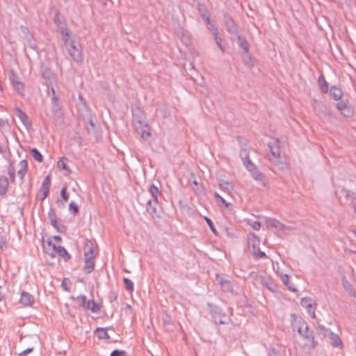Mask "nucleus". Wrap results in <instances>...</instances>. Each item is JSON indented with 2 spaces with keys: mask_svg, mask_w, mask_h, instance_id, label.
<instances>
[{
  "mask_svg": "<svg viewBox=\"0 0 356 356\" xmlns=\"http://www.w3.org/2000/svg\"><path fill=\"white\" fill-rule=\"evenodd\" d=\"M132 123L136 131L144 140H147L151 136V128L146 121L144 111L138 106L132 107Z\"/></svg>",
  "mask_w": 356,
  "mask_h": 356,
  "instance_id": "obj_1",
  "label": "nucleus"
},
{
  "mask_svg": "<svg viewBox=\"0 0 356 356\" xmlns=\"http://www.w3.org/2000/svg\"><path fill=\"white\" fill-rule=\"evenodd\" d=\"M292 327L293 331H297L298 334L304 338L308 339L312 348L315 347L314 337L313 336V332L309 330L307 323L302 318L296 320L292 323Z\"/></svg>",
  "mask_w": 356,
  "mask_h": 356,
  "instance_id": "obj_2",
  "label": "nucleus"
},
{
  "mask_svg": "<svg viewBox=\"0 0 356 356\" xmlns=\"http://www.w3.org/2000/svg\"><path fill=\"white\" fill-rule=\"evenodd\" d=\"M248 243L251 254L256 259L266 257V253L260 250V241L255 234L248 236Z\"/></svg>",
  "mask_w": 356,
  "mask_h": 356,
  "instance_id": "obj_3",
  "label": "nucleus"
},
{
  "mask_svg": "<svg viewBox=\"0 0 356 356\" xmlns=\"http://www.w3.org/2000/svg\"><path fill=\"white\" fill-rule=\"evenodd\" d=\"M210 307L211 316L216 324H227L230 321L228 316L224 314L222 310L216 306L208 304Z\"/></svg>",
  "mask_w": 356,
  "mask_h": 356,
  "instance_id": "obj_4",
  "label": "nucleus"
},
{
  "mask_svg": "<svg viewBox=\"0 0 356 356\" xmlns=\"http://www.w3.org/2000/svg\"><path fill=\"white\" fill-rule=\"evenodd\" d=\"M67 50L70 55L76 63H81L83 62L81 48L79 43L70 41Z\"/></svg>",
  "mask_w": 356,
  "mask_h": 356,
  "instance_id": "obj_5",
  "label": "nucleus"
},
{
  "mask_svg": "<svg viewBox=\"0 0 356 356\" xmlns=\"http://www.w3.org/2000/svg\"><path fill=\"white\" fill-rule=\"evenodd\" d=\"M54 22L56 25L58 31L63 36V40L66 44L67 42V38L69 36V32L67 28V24L64 21L63 18L59 15L57 12L54 17Z\"/></svg>",
  "mask_w": 356,
  "mask_h": 356,
  "instance_id": "obj_6",
  "label": "nucleus"
},
{
  "mask_svg": "<svg viewBox=\"0 0 356 356\" xmlns=\"http://www.w3.org/2000/svg\"><path fill=\"white\" fill-rule=\"evenodd\" d=\"M337 108L346 118H351L355 113L354 108L348 100L341 101L336 104Z\"/></svg>",
  "mask_w": 356,
  "mask_h": 356,
  "instance_id": "obj_7",
  "label": "nucleus"
},
{
  "mask_svg": "<svg viewBox=\"0 0 356 356\" xmlns=\"http://www.w3.org/2000/svg\"><path fill=\"white\" fill-rule=\"evenodd\" d=\"M9 79L15 90L21 95H24V84L13 70L9 72Z\"/></svg>",
  "mask_w": 356,
  "mask_h": 356,
  "instance_id": "obj_8",
  "label": "nucleus"
},
{
  "mask_svg": "<svg viewBox=\"0 0 356 356\" xmlns=\"http://www.w3.org/2000/svg\"><path fill=\"white\" fill-rule=\"evenodd\" d=\"M245 168L249 172H251L254 179L263 182L264 185L265 184V175L258 170L257 167L251 161H248V163H245Z\"/></svg>",
  "mask_w": 356,
  "mask_h": 356,
  "instance_id": "obj_9",
  "label": "nucleus"
},
{
  "mask_svg": "<svg viewBox=\"0 0 356 356\" xmlns=\"http://www.w3.org/2000/svg\"><path fill=\"white\" fill-rule=\"evenodd\" d=\"M159 201H154L150 199L146 200V211L151 216V218L154 220L159 218V214L157 211V206Z\"/></svg>",
  "mask_w": 356,
  "mask_h": 356,
  "instance_id": "obj_10",
  "label": "nucleus"
},
{
  "mask_svg": "<svg viewBox=\"0 0 356 356\" xmlns=\"http://www.w3.org/2000/svg\"><path fill=\"white\" fill-rule=\"evenodd\" d=\"M51 111L56 118H61L63 116L61 106L59 103V99L57 96H52L51 99Z\"/></svg>",
  "mask_w": 356,
  "mask_h": 356,
  "instance_id": "obj_11",
  "label": "nucleus"
},
{
  "mask_svg": "<svg viewBox=\"0 0 356 356\" xmlns=\"http://www.w3.org/2000/svg\"><path fill=\"white\" fill-rule=\"evenodd\" d=\"M19 302L24 307H32L35 303V298L30 293L27 291H22L21 293Z\"/></svg>",
  "mask_w": 356,
  "mask_h": 356,
  "instance_id": "obj_12",
  "label": "nucleus"
},
{
  "mask_svg": "<svg viewBox=\"0 0 356 356\" xmlns=\"http://www.w3.org/2000/svg\"><path fill=\"white\" fill-rule=\"evenodd\" d=\"M224 22L225 25L226 30L230 33V34H234L236 35L238 32L237 26L232 18V17L227 14L225 13L224 15Z\"/></svg>",
  "mask_w": 356,
  "mask_h": 356,
  "instance_id": "obj_13",
  "label": "nucleus"
},
{
  "mask_svg": "<svg viewBox=\"0 0 356 356\" xmlns=\"http://www.w3.org/2000/svg\"><path fill=\"white\" fill-rule=\"evenodd\" d=\"M216 280L224 291L233 292V284L229 280L221 277L219 274H216Z\"/></svg>",
  "mask_w": 356,
  "mask_h": 356,
  "instance_id": "obj_14",
  "label": "nucleus"
},
{
  "mask_svg": "<svg viewBox=\"0 0 356 356\" xmlns=\"http://www.w3.org/2000/svg\"><path fill=\"white\" fill-rule=\"evenodd\" d=\"M56 246L50 240H48L46 243L43 241L42 248L44 252L51 258H55V249Z\"/></svg>",
  "mask_w": 356,
  "mask_h": 356,
  "instance_id": "obj_15",
  "label": "nucleus"
},
{
  "mask_svg": "<svg viewBox=\"0 0 356 356\" xmlns=\"http://www.w3.org/2000/svg\"><path fill=\"white\" fill-rule=\"evenodd\" d=\"M268 147L270 151V154L268 155L269 161L275 165L278 164V160L280 157V149L277 147H273V146L268 145Z\"/></svg>",
  "mask_w": 356,
  "mask_h": 356,
  "instance_id": "obj_16",
  "label": "nucleus"
},
{
  "mask_svg": "<svg viewBox=\"0 0 356 356\" xmlns=\"http://www.w3.org/2000/svg\"><path fill=\"white\" fill-rule=\"evenodd\" d=\"M261 283L270 291H275L277 286L270 276H260Z\"/></svg>",
  "mask_w": 356,
  "mask_h": 356,
  "instance_id": "obj_17",
  "label": "nucleus"
},
{
  "mask_svg": "<svg viewBox=\"0 0 356 356\" xmlns=\"http://www.w3.org/2000/svg\"><path fill=\"white\" fill-rule=\"evenodd\" d=\"M16 115L21 120L22 124L27 128L31 127V122H30L27 115L19 108H15Z\"/></svg>",
  "mask_w": 356,
  "mask_h": 356,
  "instance_id": "obj_18",
  "label": "nucleus"
},
{
  "mask_svg": "<svg viewBox=\"0 0 356 356\" xmlns=\"http://www.w3.org/2000/svg\"><path fill=\"white\" fill-rule=\"evenodd\" d=\"M9 186L8 178L4 176H0V197H4L6 195Z\"/></svg>",
  "mask_w": 356,
  "mask_h": 356,
  "instance_id": "obj_19",
  "label": "nucleus"
},
{
  "mask_svg": "<svg viewBox=\"0 0 356 356\" xmlns=\"http://www.w3.org/2000/svg\"><path fill=\"white\" fill-rule=\"evenodd\" d=\"M58 254L60 257L63 259L65 261H67L70 259L71 256L68 253V252L66 250V249L61 245L56 246L55 249V255Z\"/></svg>",
  "mask_w": 356,
  "mask_h": 356,
  "instance_id": "obj_20",
  "label": "nucleus"
},
{
  "mask_svg": "<svg viewBox=\"0 0 356 356\" xmlns=\"http://www.w3.org/2000/svg\"><path fill=\"white\" fill-rule=\"evenodd\" d=\"M341 195L350 202L351 205L356 203V193L346 189H342Z\"/></svg>",
  "mask_w": 356,
  "mask_h": 356,
  "instance_id": "obj_21",
  "label": "nucleus"
},
{
  "mask_svg": "<svg viewBox=\"0 0 356 356\" xmlns=\"http://www.w3.org/2000/svg\"><path fill=\"white\" fill-rule=\"evenodd\" d=\"M266 224L268 228L275 227L278 229H284L285 228V226L283 224L274 218H267Z\"/></svg>",
  "mask_w": 356,
  "mask_h": 356,
  "instance_id": "obj_22",
  "label": "nucleus"
},
{
  "mask_svg": "<svg viewBox=\"0 0 356 356\" xmlns=\"http://www.w3.org/2000/svg\"><path fill=\"white\" fill-rule=\"evenodd\" d=\"M329 334V339L330 341V343L335 348H339V347H341L342 346V341L340 339V337L333 333L332 332H330L328 333Z\"/></svg>",
  "mask_w": 356,
  "mask_h": 356,
  "instance_id": "obj_23",
  "label": "nucleus"
},
{
  "mask_svg": "<svg viewBox=\"0 0 356 356\" xmlns=\"http://www.w3.org/2000/svg\"><path fill=\"white\" fill-rule=\"evenodd\" d=\"M95 259L84 258L83 270L86 274H89L94 270Z\"/></svg>",
  "mask_w": 356,
  "mask_h": 356,
  "instance_id": "obj_24",
  "label": "nucleus"
},
{
  "mask_svg": "<svg viewBox=\"0 0 356 356\" xmlns=\"http://www.w3.org/2000/svg\"><path fill=\"white\" fill-rule=\"evenodd\" d=\"M314 102L315 103L314 109L316 110V112H318V113H321L324 115H330L327 108L322 102H320L316 99H314Z\"/></svg>",
  "mask_w": 356,
  "mask_h": 356,
  "instance_id": "obj_25",
  "label": "nucleus"
},
{
  "mask_svg": "<svg viewBox=\"0 0 356 356\" xmlns=\"http://www.w3.org/2000/svg\"><path fill=\"white\" fill-rule=\"evenodd\" d=\"M219 187L225 192L230 193L234 189V184L232 182L224 181L220 179L218 183Z\"/></svg>",
  "mask_w": 356,
  "mask_h": 356,
  "instance_id": "obj_26",
  "label": "nucleus"
},
{
  "mask_svg": "<svg viewBox=\"0 0 356 356\" xmlns=\"http://www.w3.org/2000/svg\"><path fill=\"white\" fill-rule=\"evenodd\" d=\"M302 307L307 309L308 313H311V310L314 309L315 305L314 301L309 298H303L300 301Z\"/></svg>",
  "mask_w": 356,
  "mask_h": 356,
  "instance_id": "obj_27",
  "label": "nucleus"
},
{
  "mask_svg": "<svg viewBox=\"0 0 356 356\" xmlns=\"http://www.w3.org/2000/svg\"><path fill=\"white\" fill-rule=\"evenodd\" d=\"M330 95L334 100L337 101L342 97L343 92L340 88L333 86L330 88Z\"/></svg>",
  "mask_w": 356,
  "mask_h": 356,
  "instance_id": "obj_28",
  "label": "nucleus"
},
{
  "mask_svg": "<svg viewBox=\"0 0 356 356\" xmlns=\"http://www.w3.org/2000/svg\"><path fill=\"white\" fill-rule=\"evenodd\" d=\"M237 42L241 49H242L245 53H248L249 51V44L246 39L242 35H238Z\"/></svg>",
  "mask_w": 356,
  "mask_h": 356,
  "instance_id": "obj_29",
  "label": "nucleus"
},
{
  "mask_svg": "<svg viewBox=\"0 0 356 356\" xmlns=\"http://www.w3.org/2000/svg\"><path fill=\"white\" fill-rule=\"evenodd\" d=\"M108 329V327H97L95 332L98 333V337L100 339H109L110 335L107 332Z\"/></svg>",
  "mask_w": 356,
  "mask_h": 356,
  "instance_id": "obj_30",
  "label": "nucleus"
},
{
  "mask_svg": "<svg viewBox=\"0 0 356 356\" xmlns=\"http://www.w3.org/2000/svg\"><path fill=\"white\" fill-rule=\"evenodd\" d=\"M148 191L152 197V200L155 202L158 201V195L161 193V191L159 190L158 187L154 184H151L148 188Z\"/></svg>",
  "mask_w": 356,
  "mask_h": 356,
  "instance_id": "obj_31",
  "label": "nucleus"
},
{
  "mask_svg": "<svg viewBox=\"0 0 356 356\" xmlns=\"http://www.w3.org/2000/svg\"><path fill=\"white\" fill-rule=\"evenodd\" d=\"M20 169L17 172V175L19 177L20 179H23L25 174L27 171V162L26 160H22L19 162Z\"/></svg>",
  "mask_w": 356,
  "mask_h": 356,
  "instance_id": "obj_32",
  "label": "nucleus"
},
{
  "mask_svg": "<svg viewBox=\"0 0 356 356\" xmlns=\"http://www.w3.org/2000/svg\"><path fill=\"white\" fill-rule=\"evenodd\" d=\"M197 10L202 19H204L206 17L211 16L210 12L209 11V10L207 9V6L204 4L198 3Z\"/></svg>",
  "mask_w": 356,
  "mask_h": 356,
  "instance_id": "obj_33",
  "label": "nucleus"
},
{
  "mask_svg": "<svg viewBox=\"0 0 356 356\" xmlns=\"http://www.w3.org/2000/svg\"><path fill=\"white\" fill-rule=\"evenodd\" d=\"M51 225L56 229L57 232L60 233H64L66 231V227L58 221V219L52 220L50 222Z\"/></svg>",
  "mask_w": 356,
  "mask_h": 356,
  "instance_id": "obj_34",
  "label": "nucleus"
},
{
  "mask_svg": "<svg viewBox=\"0 0 356 356\" xmlns=\"http://www.w3.org/2000/svg\"><path fill=\"white\" fill-rule=\"evenodd\" d=\"M318 83L321 91L323 93H327L328 92V85L323 75H321L318 77Z\"/></svg>",
  "mask_w": 356,
  "mask_h": 356,
  "instance_id": "obj_35",
  "label": "nucleus"
},
{
  "mask_svg": "<svg viewBox=\"0 0 356 356\" xmlns=\"http://www.w3.org/2000/svg\"><path fill=\"white\" fill-rule=\"evenodd\" d=\"M97 256V253L95 252L94 246L91 243L90 245L87 246V250L84 253V258L92 259Z\"/></svg>",
  "mask_w": 356,
  "mask_h": 356,
  "instance_id": "obj_36",
  "label": "nucleus"
},
{
  "mask_svg": "<svg viewBox=\"0 0 356 356\" xmlns=\"http://www.w3.org/2000/svg\"><path fill=\"white\" fill-rule=\"evenodd\" d=\"M86 309L90 310L92 313H97L99 311L100 307L93 300H90L87 302Z\"/></svg>",
  "mask_w": 356,
  "mask_h": 356,
  "instance_id": "obj_37",
  "label": "nucleus"
},
{
  "mask_svg": "<svg viewBox=\"0 0 356 356\" xmlns=\"http://www.w3.org/2000/svg\"><path fill=\"white\" fill-rule=\"evenodd\" d=\"M342 284L343 288L346 291H348L351 296H355V291L353 289L352 284L348 282V280L345 277L342 278Z\"/></svg>",
  "mask_w": 356,
  "mask_h": 356,
  "instance_id": "obj_38",
  "label": "nucleus"
},
{
  "mask_svg": "<svg viewBox=\"0 0 356 356\" xmlns=\"http://www.w3.org/2000/svg\"><path fill=\"white\" fill-rule=\"evenodd\" d=\"M240 157L241 158L244 165L245 166V163H248V161H251L249 156V151L247 148H242L240 152Z\"/></svg>",
  "mask_w": 356,
  "mask_h": 356,
  "instance_id": "obj_39",
  "label": "nucleus"
},
{
  "mask_svg": "<svg viewBox=\"0 0 356 356\" xmlns=\"http://www.w3.org/2000/svg\"><path fill=\"white\" fill-rule=\"evenodd\" d=\"M214 197L216 200L217 204L220 206L223 205L225 207H228L229 206V204L225 201V200L221 197L217 192L214 193Z\"/></svg>",
  "mask_w": 356,
  "mask_h": 356,
  "instance_id": "obj_40",
  "label": "nucleus"
},
{
  "mask_svg": "<svg viewBox=\"0 0 356 356\" xmlns=\"http://www.w3.org/2000/svg\"><path fill=\"white\" fill-rule=\"evenodd\" d=\"M31 153L34 158V159L38 162H42L43 161V156L41 153L36 148H32L31 149Z\"/></svg>",
  "mask_w": 356,
  "mask_h": 356,
  "instance_id": "obj_41",
  "label": "nucleus"
},
{
  "mask_svg": "<svg viewBox=\"0 0 356 356\" xmlns=\"http://www.w3.org/2000/svg\"><path fill=\"white\" fill-rule=\"evenodd\" d=\"M67 160L66 158L62 157L60 159L59 161L57 162V166L58 168H60L62 170H65L69 172H71V170L68 168V166L65 163V161Z\"/></svg>",
  "mask_w": 356,
  "mask_h": 356,
  "instance_id": "obj_42",
  "label": "nucleus"
},
{
  "mask_svg": "<svg viewBox=\"0 0 356 356\" xmlns=\"http://www.w3.org/2000/svg\"><path fill=\"white\" fill-rule=\"evenodd\" d=\"M123 282H124V284L125 289L131 293L134 291V283H133V282L131 280H129V278H127V277H124L123 279Z\"/></svg>",
  "mask_w": 356,
  "mask_h": 356,
  "instance_id": "obj_43",
  "label": "nucleus"
},
{
  "mask_svg": "<svg viewBox=\"0 0 356 356\" xmlns=\"http://www.w3.org/2000/svg\"><path fill=\"white\" fill-rule=\"evenodd\" d=\"M69 211L74 216H76L79 213V207L74 201L70 202Z\"/></svg>",
  "mask_w": 356,
  "mask_h": 356,
  "instance_id": "obj_44",
  "label": "nucleus"
},
{
  "mask_svg": "<svg viewBox=\"0 0 356 356\" xmlns=\"http://www.w3.org/2000/svg\"><path fill=\"white\" fill-rule=\"evenodd\" d=\"M281 280H282V282H283V284L284 285L289 286V289L291 291H296V289L294 288H292L291 286H289L290 277H289V276L288 275L284 274V275H282L281 276Z\"/></svg>",
  "mask_w": 356,
  "mask_h": 356,
  "instance_id": "obj_45",
  "label": "nucleus"
},
{
  "mask_svg": "<svg viewBox=\"0 0 356 356\" xmlns=\"http://www.w3.org/2000/svg\"><path fill=\"white\" fill-rule=\"evenodd\" d=\"M76 301L79 305L86 309L87 306L86 297L85 295H80L76 298Z\"/></svg>",
  "mask_w": 356,
  "mask_h": 356,
  "instance_id": "obj_46",
  "label": "nucleus"
},
{
  "mask_svg": "<svg viewBox=\"0 0 356 356\" xmlns=\"http://www.w3.org/2000/svg\"><path fill=\"white\" fill-rule=\"evenodd\" d=\"M207 225H209V227H210L211 232L216 235L217 236L218 235V232H217V230L216 229L213 224V222L212 220L208 218V217H205L204 218Z\"/></svg>",
  "mask_w": 356,
  "mask_h": 356,
  "instance_id": "obj_47",
  "label": "nucleus"
},
{
  "mask_svg": "<svg viewBox=\"0 0 356 356\" xmlns=\"http://www.w3.org/2000/svg\"><path fill=\"white\" fill-rule=\"evenodd\" d=\"M49 186H44V185H41V187H40V191L42 192L43 193V196L41 198V200H44L48 194H49Z\"/></svg>",
  "mask_w": 356,
  "mask_h": 356,
  "instance_id": "obj_48",
  "label": "nucleus"
},
{
  "mask_svg": "<svg viewBox=\"0 0 356 356\" xmlns=\"http://www.w3.org/2000/svg\"><path fill=\"white\" fill-rule=\"evenodd\" d=\"M214 40H215V42L216 43V44L218 45V47L220 49V50L222 51V52H225V48L222 45V38L218 35H215L214 36Z\"/></svg>",
  "mask_w": 356,
  "mask_h": 356,
  "instance_id": "obj_49",
  "label": "nucleus"
},
{
  "mask_svg": "<svg viewBox=\"0 0 356 356\" xmlns=\"http://www.w3.org/2000/svg\"><path fill=\"white\" fill-rule=\"evenodd\" d=\"M48 217L50 222L56 219H58L56 213V210L54 209L50 208V209L48 211Z\"/></svg>",
  "mask_w": 356,
  "mask_h": 356,
  "instance_id": "obj_50",
  "label": "nucleus"
},
{
  "mask_svg": "<svg viewBox=\"0 0 356 356\" xmlns=\"http://www.w3.org/2000/svg\"><path fill=\"white\" fill-rule=\"evenodd\" d=\"M207 29L212 33L213 36L218 34V29L216 25L214 23H212L209 26H207Z\"/></svg>",
  "mask_w": 356,
  "mask_h": 356,
  "instance_id": "obj_51",
  "label": "nucleus"
},
{
  "mask_svg": "<svg viewBox=\"0 0 356 356\" xmlns=\"http://www.w3.org/2000/svg\"><path fill=\"white\" fill-rule=\"evenodd\" d=\"M111 356H127V353L124 350H114L111 352Z\"/></svg>",
  "mask_w": 356,
  "mask_h": 356,
  "instance_id": "obj_52",
  "label": "nucleus"
},
{
  "mask_svg": "<svg viewBox=\"0 0 356 356\" xmlns=\"http://www.w3.org/2000/svg\"><path fill=\"white\" fill-rule=\"evenodd\" d=\"M249 225L254 230H259L261 227V224L259 221H250Z\"/></svg>",
  "mask_w": 356,
  "mask_h": 356,
  "instance_id": "obj_53",
  "label": "nucleus"
},
{
  "mask_svg": "<svg viewBox=\"0 0 356 356\" xmlns=\"http://www.w3.org/2000/svg\"><path fill=\"white\" fill-rule=\"evenodd\" d=\"M67 186H64L60 191V196L62 198L67 202L69 199V195L66 193Z\"/></svg>",
  "mask_w": 356,
  "mask_h": 356,
  "instance_id": "obj_54",
  "label": "nucleus"
},
{
  "mask_svg": "<svg viewBox=\"0 0 356 356\" xmlns=\"http://www.w3.org/2000/svg\"><path fill=\"white\" fill-rule=\"evenodd\" d=\"M33 350H34L33 347L28 348L27 349L18 353V356H26L28 354L32 353L33 351Z\"/></svg>",
  "mask_w": 356,
  "mask_h": 356,
  "instance_id": "obj_55",
  "label": "nucleus"
},
{
  "mask_svg": "<svg viewBox=\"0 0 356 356\" xmlns=\"http://www.w3.org/2000/svg\"><path fill=\"white\" fill-rule=\"evenodd\" d=\"M8 175L10 176L11 181H15V168L13 167H10L8 169Z\"/></svg>",
  "mask_w": 356,
  "mask_h": 356,
  "instance_id": "obj_56",
  "label": "nucleus"
},
{
  "mask_svg": "<svg viewBox=\"0 0 356 356\" xmlns=\"http://www.w3.org/2000/svg\"><path fill=\"white\" fill-rule=\"evenodd\" d=\"M243 62L249 67H253V63H252L251 57L250 56H247L245 58H243Z\"/></svg>",
  "mask_w": 356,
  "mask_h": 356,
  "instance_id": "obj_57",
  "label": "nucleus"
},
{
  "mask_svg": "<svg viewBox=\"0 0 356 356\" xmlns=\"http://www.w3.org/2000/svg\"><path fill=\"white\" fill-rule=\"evenodd\" d=\"M6 237L0 234V248H6Z\"/></svg>",
  "mask_w": 356,
  "mask_h": 356,
  "instance_id": "obj_58",
  "label": "nucleus"
},
{
  "mask_svg": "<svg viewBox=\"0 0 356 356\" xmlns=\"http://www.w3.org/2000/svg\"><path fill=\"white\" fill-rule=\"evenodd\" d=\"M43 76L47 79H50L51 76V70L48 67L44 68V71L43 72Z\"/></svg>",
  "mask_w": 356,
  "mask_h": 356,
  "instance_id": "obj_59",
  "label": "nucleus"
},
{
  "mask_svg": "<svg viewBox=\"0 0 356 356\" xmlns=\"http://www.w3.org/2000/svg\"><path fill=\"white\" fill-rule=\"evenodd\" d=\"M42 185L49 186H51L50 176L47 175L42 181Z\"/></svg>",
  "mask_w": 356,
  "mask_h": 356,
  "instance_id": "obj_60",
  "label": "nucleus"
},
{
  "mask_svg": "<svg viewBox=\"0 0 356 356\" xmlns=\"http://www.w3.org/2000/svg\"><path fill=\"white\" fill-rule=\"evenodd\" d=\"M78 97H79V99L81 102V104H79V107H81V106H83V108H86V102H85L82 95L81 94H79Z\"/></svg>",
  "mask_w": 356,
  "mask_h": 356,
  "instance_id": "obj_61",
  "label": "nucleus"
},
{
  "mask_svg": "<svg viewBox=\"0 0 356 356\" xmlns=\"http://www.w3.org/2000/svg\"><path fill=\"white\" fill-rule=\"evenodd\" d=\"M210 17H211V16H208L203 19L205 24L207 25V26L213 23V22H211Z\"/></svg>",
  "mask_w": 356,
  "mask_h": 356,
  "instance_id": "obj_62",
  "label": "nucleus"
},
{
  "mask_svg": "<svg viewBox=\"0 0 356 356\" xmlns=\"http://www.w3.org/2000/svg\"><path fill=\"white\" fill-rule=\"evenodd\" d=\"M318 327L321 331H324L325 333H329L330 332V330L327 329L324 325H318Z\"/></svg>",
  "mask_w": 356,
  "mask_h": 356,
  "instance_id": "obj_63",
  "label": "nucleus"
},
{
  "mask_svg": "<svg viewBox=\"0 0 356 356\" xmlns=\"http://www.w3.org/2000/svg\"><path fill=\"white\" fill-rule=\"evenodd\" d=\"M61 286L66 291H68L70 290L69 288L67 286V284L65 283V279L63 281V282L61 284Z\"/></svg>",
  "mask_w": 356,
  "mask_h": 356,
  "instance_id": "obj_64",
  "label": "nucleus"
}]
</instances>
